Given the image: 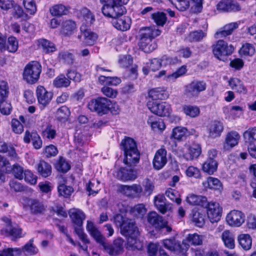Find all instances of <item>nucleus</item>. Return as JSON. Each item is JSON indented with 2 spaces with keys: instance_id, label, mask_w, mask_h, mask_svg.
<instances>
[{
  "instance_id": "a19ab883",
  "label": "nucleus",
  "mask_w": 256,
  "mask_h": 256,
  "mask_svg": "<svg viewBox=\"0 0 256 256\" xmlns=\"http://www.w3.org/2000/svg\"><path fill=\"white\" fill-rule=\"evenodd\" d=\"M228 84L231 88L235 92L240 94H246V89L239 79L232 78L229 80Z\"/></svg>"
},
{
  "instance_id": "dca6fc26",
  "label": "nucleus",
  "mask_w": 256,
  "mask_h": 256,
  "mask_svg": "<svg viewBox=\"0 0 256 256\" xmlns=\"http://www.w3.org/2000/svg\"><path fill=\"white\" fill-rule=\"evenodd\" d=\"M36 96L38 103L44 107L48 106L52 100L53 94L48 92L42 86H39L36 90Z\"/></svg>"
},
{
  "instance_id": "a18cd8bd",
  "label": "nucleus",
  "mask_w": 256,
  "mask_h": 256,
  "mask_svg": "<svg viewBox=\"0 0 256 256\" xmlns=\"http://www.w3.org/2000/svg\"><path fill=\"white\" fill-rule=\"evenodd\" d=\"M70 84V81L64 74L56 76L53 81V85L56 88H67Z\"/></svg>"
},
{
  "instance_id": "6e6d98bb",
  "label": "nucleus",
  "mask_w": 256,
  "mask_h": 256,
  "mask_svg": "<svg viewBox=\"0 0 256 256\" xmlns=\"http://www.w3.org/2000/svg\"><path fill=\"white\" fill-rule=\"evenodd\" d=\"M58 190L60 196L68 198L72 194L74 190L71 186H67L64 184H61L58 186Z\"/></svg>"
},
{
  "instance_id": "79ce46f5",
  "label": "nucleus",
  "mask_w": 256,
  "mask_h": 256,
  "mask_svg": "<svg viewBox=\"0 0 256 256\" xmlns=\"http://www.w3.org/2000/svg\"><path fill=\"white\" fill-rule=\"evenodd\" d=\"M162 244L164 248L171 252L180 250L182 249L180 242L176 241L174 238L164 240Z\"/></svg>"
},
{
  "instance_id": "9b49d317",
  "label": "nucleus",
  "mask_w": 256,
  "mask_h": 256,
  "mask_svg": "<svg viewBox=\"0 0 256 256\" xmlns=\"http://www.w3.org/2000/svg\"><path fill=\"white\" fill-rule=\"evenodd\" d=\"M147 106L152 112L160 116H168L172 112L170 105L166 102H148Z\"/></svg>"
},
{
  "instance_id": "5701e85b",
  "label": "nucleus",
  "mask_w": 256,
  "mask_h": 256,
  "mask_svg": "<svg viewBox=\"0 0 256 256\" xmlns=\"http://www.w3.org/2000/svg\"><path fill=\"white\" fill-rule=\"evenodd\" d=\"M34 238H30L28 242L22 247L21 249L15 248L16 252H22L26 256H32L36 255L38 252V248L34 244Z\"/></svg>"
},
{
  "instance_id": "bf43d9fd",
  "label": "nucleus",
  "mask_w": 256,
  "mask_h": 256,
  "mask_svg": "<svg viewBox=\"0 0 256 256\" xmlns=\"http://www.w3.org/2000/svg\"><path fill=\"white\" fill-rule=\"evenodd\" d=\"M162 59L154 58L146 63V66L152 71L155 72L158 70L162 66Z\"/></svg>"
},
{
  "instance_id": "aec40b11",
  "label": "nucleus",
  "mask_w": 256,
  "mask_h": 256,
  "mask_svg": "<svg viewBox=\"0 0 256 256\" xmlns=\"http://www.w3.org/2000/svg\"><path fill=\"white\" fill-rule=\"evenodd\" d=\"M30 140L34 148L38 150L42 148V142L38 133L36 132H30L26 130L24 136V142L26 144H29Z\"/></svg>"
},
{
  "instance_id": "ea45409f",
  "label": "nucleus",
  "mask_w": 256,
  "mask_h": 256,
  "mask_svg": "<svg viewBox=\"0 0 256 256\" xmlns=\"http://www.w3.org/2000/svg\"><path fill=\"white\" fill-rule=\"evenodd\" d=\"M222 239L224 246L229 249L234 248V238L229 230H225L222 234Z\"/></svg>"
},
{
  "instance_id": "412c9836",
  "label": "nucleus",
  "mask_w": 256,
  "mask_h": 256,
  "mask_svg": "<svg viewBox=\"0 0 256 256\" xmlns=\"http://www.w3.org/2000/svg\"><path fill=\"white\" fill-rule=\"evenodd\" d=\"M188 151L183 156L186 160H192L197 158L202 153L201 146L198 144H192L188 146Z\"/></svg>"
},
{
  "instance_id": "f257e3e1",
  "label": "nucleus",
  "mask_w": 256,
  "mask_h": 256,
  "mask_svg": "<svg viewBox=\"0 0 256 256\" xmlns=\"http://www.w3.org/2000/svg\"><path fill=\"white\" fill-rule=\"evenodd\" d=\"M120 228L121 234L126 238L127 249L132 250H143L144 243L138 238L140 234L134 222L128 219Z\"/></svg>"
},
{
  "instance_id": "e2e57ef3",
  "label": "nucleus",
  "mask_w": 256,
  "mask_h": 256,
  "mask_svg": "<svg viewBox=\"0 0 256 256\" xmlns=\"http://www.w3.org/2000/svg\"><path fill=\"white\" fill-rule=\"evenodd\" d=\"M186 240L191 245L193 246L200 245L202 242L200 236L196 233L188 234L186 236Z\"/></svg>"
},
{
  "instance_id": "20e7f679",
  "label": "nucleus",
  "mask_w": 256,
  "mask_h": 256,
  "mask_svg": "<svg viewBox=\"0 0 256 256\" xmlns=\"http://www.w3.org/2000/svg\"><path fill=\"white\" fill-rule=\"evenodd\" d=\"M41 72L40 64L37 61H32L24 68V80L28 84H35L38 81Z\"/></svg>"
},
{
  "instance_id": "f3484780",
  "label": "nucleus",
  "mask_w": 256,
  "mask_h": 256,
  "mask_svg": "<svg viewBox=\"0 0 256 256\" xmlns=\"http://www.w3.org/2000/svg\"><path fill=\"white\" fill-rule=\"evenodd\" d=\"M120 192L132 198L140 197L142 192L140 185L133 184L132 186L121 185L119 188Z\"/></svg>"
},
{
  "instance_id": "4be33fe9",
  "label": "nucleus",
  "mask_w": 256,
  "mask_h": 256,
  "mask_svg": "<svg viewBox=\"0 0 256 256\" xmlns=\"http://www.w3.org/2000/svg\"><path fill=\"white\" fill-rule=\"evenodd\" d=\"M240 138V134L236 131L228 132L226 136L224 148L228 150L238 145Z\"/></svg>"
},
{
  "instance_id": "393cba45",
  "label": "nucleus",
  "mask_w": 256,
  "mask_h": 256,
  "mask_svg": "<svg viewBox=\"0 0 256 256\" xmlns=\"http://www.w3.org/2000/svg\"><path fill=\"white\" fill-rule=\"evenodd\" d=\"M164 221L162 217L154 212H150L148 215V222L156 230H162L164 226L162 225Z\"/></svg>"
},
{
  "instance_id": "58836bf2",
  "label": "nucleus",
  "mask_w": 256,
  "mask_h": 256,
  "mask_svg": "<svg viewBox=\"0 0 256 256\" xmlns=\"http://www.w3.org/2000/svg\"><path fill=\"white\" fill-rule=\"evenodd\" d=\"M202 185L205 188L220 190L222 185L220 180L217 178L210 176L206 180L202 182Z\"/></svg>"
},
{
  "instance_id": "2f4dec72",
  "label": "nucleus",
  "mask_w": 256,
  "mask_h": 256,
  "mask_svg": "<svg viewBox=\"0 0 256 256\" xmlns=\"http://www.w3.org/2000/svg\"><path fill=\"white\" fill-rule=\"evenodd\" d=\"M200 209H196V210L193 209L192 212V220L196 226L202 228L205 224L206 214L204 212H200Z\"/></svg>"
},
{
  "instance_id": "69168bd1",
  "label": "nucleus",
  "mask_w": 256,
  "mask_h": 256,
  "mask_svg": "<svg viewBox=\"0 0 256 256\" xmlns=\"http://www.w3.org/2000/svg\"><path fill=\"white\" fill-rule=\"evenodd\" d=\"M8 83L5 81L0 82V100H6L8 98L9 90Z\"/></svg>"
},
{
  "instance_id": "5fc2aeb1",
  "label": "nucleus",
  "mask_w": 256,
  "mask_h": 256,
  "mask_svg": "<svg viewBox=\"0 0 256 256\" xmlns=\"http://www.w3.org/2000/svg\"><path fill=\"white\" fill-rule=\"evenodd\" d=\"M240 53L245 56H252L255 53V48L252 44L246 43L240 49Z\"/></svg>"
},
{
  "instance_id": "f704fd0d",
  "label": "nucleus",
  "mask_w": 256,
  "mask_h": 256,
  "mask_svg": "<svg viewBox=\"0 0 256 256\" xmlns=\"http://www.w3.org/2000/svg\"><path fill=\"white\" fill-rule=\"evenodd\" d=\"M238 240L239 244L245 250H250L252 246V238L248 234H242L238 236Z\"/></svg>"
},
{
  "instance_id": "7ed1b4c3",
  "label": "nucleus",
  "mask_w": 256,
  "mask_h": 256,
  "mask_svg": "<svg viewBox=\"0 0 256 256\" xmlns=\"http://www.w3.org/2000/svg\"><path fill=\"white\" fill-rule=\"evenodd\" d=\"M161 31L155 27L146 28L140 34L139 46L144 52L149 53L157 48V44L154 38L159 36Z\"/></svg>"
},
{
  "instance_id": "f8f14e48",
  "label": "nucleus",
  "mask_w": 256,
  "mask_h": 256,
  "mask_svg": "<svg viewBox=\"0 0 256 256\" xmlns=\"http://www.w3.org/2000/svg\"><path fill=\"white\" fill-rule=\"evenodd\" d=\"M206 88L205 82L195 80L186 86L185 93L190 98L198 97L200 92L206 90Z\"/></svg>"
},
{
  "instance_id": "603ef678",
  "label": "nucleus",
  "mask_w": 256,
  "mask_h": 256,
  "mask_svg": "<svg viewBox=\"0 0 256 256\" xmlns=\"http://www.w3.org/2000/svg\"><path fill=\"white\" fill-rule=\"evenodd\" d=\"M206 34L202 30L194 31L190 32L186 37V40L189 42H198L202 40Z\"/></svg>"
},
{
  "instance_id": "9d476101",
  "label": "nucleus",
  "mask_w": 256,
  "mask_h": 256,
  "mask_svg": "<svg viewBox=\"0 0 256 256\" xmlns=\"http://www.w3.org/2000/svg\"><path fill=\"white\" fill-rule=\"evenodd\" d=\"M2 220L5 223L6 228L1 230V234H6L12 237V240H16L22 237V228L18 224L13 226L10 218L4 216Z\"/></svg>"
},
{
  "instance_id": "72a5a7b5",
  "label": "nucleus",
  "mask_w": 256,
  "mask_h": 256,
  "mask_svg": "<svg viewBox=\"0 0 256 256\" xmlns=\"http://www.w3.org/2000/svg\"><path fill=\"white\" fill-rule=\"evenodd\" d=\"M86 230L98 244H99L102 239L104 240V236L102 235L100 232L94 226L92 222L88 221Z\"/></svg>"
},
{
  "instance_id": "37998d69",
  "label": "nucleus",
  "mask_w": 256,
  "mask_h": 256,
  "mask_svg": "<svg viewBox=\"0 0 256 256\" xmlns=\"http://www.w3.org/2000/svg\"><path fill=\"white\" fill-rule=\"evenodd\" d=\"M37 168L39 174L42 177L46 178L51 174V166L44 160L40 161L38 164Z\"/></svg>"
},
{
  "instance_id": "680f3d73",
  "label": "nucleus",
  "mask_w": 256,
  "mask_h": 256,
  "mask_svg": "<svg viewBox=\"0 0 256 256\" xmlns=\"http://www.w3.org/2000/svg\"><path fill=\"white\" fill-rule=\"evenodd\" d=\"M152 18L157 25L163 26L166 21V15L164 12H156L152 14Z\"/></svg>"
},
{
  "instance_id": "39448f33",
  "label": "nucleus",
  "mask_w": 256,
  "mask_h": 256,
  "mask_svg": "<svg viewBox=\"0 0 256 256\" xmlns=\"http://www.w3.org/2000/svg\"><path fill=\"white\" fill-rule=\"evenodd\" d=\"M102 246L104 250L112 256H117L124 252V240L120 237L114 240L112 244H110L105 237L98 244Z\"/></svg>"
},
{
  "instance_id": "c03bdc74",
  "label": "nucleus",
  "mask_w": 256,
  "mask_h": 256,
  "mask_svg": "<svg viewBox=\"0 0 256 256\" xmlns=\"http://www.w3.org/2000/svg\"><path fill=\"white\" fill-rule=\"evenodd\" d=\"M189 134H190V133L186 128L176 126L173 128L170 138L177 140H181L184 137Z\"/></svg>"
},
{
  "instance_id": "052dcab7",
  "label": "nucleus",
  "mask_w": 256,
  "mask_h": 256,
  "mask_svg": "<svg viewBox=\"0 0 256 256\" xmlns=\"http://www.w3.org/2000/svg\"><path fill=\"white\" fill-rule=\"evenodd\" d=\"M23 5L26 12L30 14H34L36 11V7L34 0H24Z\"/></svg>"
},
{
  "instance_id": "a211bd4d",
  "label": "nucleus",
  "mask_w": 256,
  "mask_h": 256,
  "mask_svg": "<svg viewBox=\"0 0 256 256\" xmlns=\"http://www.w3.org/2000/svg\"><path fill=\"white\" fill-rule=\"evenodd\" d=\"M167 161L166 150L164 148L158 150L152 160L154 168L156 170L162 169L166 164Z\"/></svg>"
},
{
  "instance_id": "bb28decb",
  "label": "nucleus",
  "mask_w": 256,
  "mask_h": 256,
  "mask_svg": "<svg viewBox=\"0 0 256 256\" xmlns=\"http://www.w3.org/2000/svg\"><path fill=\"white\" fill-rule=\"evenodd\" d=\"M238 26V24L237 22H231L225 25L223 28L216 32L214 34L216 38H220L226 36L231 34L233 31Z\"/></svg>"
},
{
  "instance_id": "4c0bfd02",
  "label": "nucleus",
  "mask_w": 256,
  "mask_h": 256,
  "mask_svg": "<svg viewBox=\"0 0 256 256\" xmlns=\"http://www.w3.org/2000/svg\"><path fill=\"white\" fill-rule=\"evenodd\" d=\"M78 210L70 214V216L73 224L76 226V228L82 227L83 222L85 219L86 216L84 212L77 209Z\"/></svg>"
},
{
  "instance_id": "7c9ffc66",
  "label": "nucleus",
  "mask_w": 256,
  "mask_h": 256,
  "mask_svg": "<svg viewBox=\"0 0 256 256\" xmlns=\"http://www.w3.org/2000/svg\"><path fill=\"white\" fill-rule=\"evenodd\" d=\"M223 111L226 115V118L229 120L238 118L243 113L242 108L238 106H232L230 110L227 107H224Z\"/></svg>"
},
{
  "instance_id": "8fccbe9b",
  "label": "nucleus",
  "mask_w": 256,
  "mask_h": 256,
  "mask_svg": "<svg viewBox=\"0 0 256 256\" xmlns=\"http://www.w3.org/2000/svg\"><path fill=\"white\" fill-rule=\"evenodd\" d=\"M186 72V66H182L176 72L171 74H168L164 77V80L168 82H174L178 78L182 76Z\"/></svg>"
},
{
  "instance_id": "774afa93",
  "label": "nucleus",
  "mask_w": 256,
  "mask_h": 256,
  "mask_svg": "<svg viewBox=\"0 0 256 256\" xmlns=\"http://www.w3.org/2000/svg\"><path fill=\"white\" fill-rule=\"evenodd\" d=\"M58 58L63 60L66 64H72L73 63L74 56L73 54L68 52H61L58 54Z\"/></svg>"
},
{
  "instance_id": "c9c22d12",
  "label": "nucleus",
  "mask_w": 256,
  "mask_h": 256,
  "mask_svg": "<svg viewBox=\"0 0 256 256\" xmlns=\"http://www.w3.org/2000/svg\"><path fill=\"white\" fill-rule=\"evenodd\" d=\"M80 18L88 26L92 24L95 21L94 14L87 8H84L80 10Z\"/></svg>"
},
{
  "instance_id": "a878e982",
  "label": "nucleus",
  "mask_w": 256,
  "mask_h": 256,
  "mask_svg": "<svg viewBox=\"0 0 256 256\" xmlns=\"http://www.w3.org/2000/svg\"><path fill=\"white\" fill-rule=\"evenodd\" d=\"M224 130V126L222 122L214 120L212 122L208 128V136L212 138L220 136Z\"/></svg>"
},
{
  "instance_id": "49530a36",
  "label": "nucleus",
  "mask_w": 256,
  "mask_h": 256,
  "mask_svg": "<svg viewBox=\"0 0 256 256\" xmlns=\"http://www.w3.org/2000/svg\"><path fill=\"white\" fill-rule=\"evenodd\" d=\"M208 218L212 223L218 222L221 218L222 209H206Z\"/></svg>"
},
{
  "instance_id": "c85d7f7f",
  "label": "nucleus",
  "mask_w": 256,
  "mask_h": 256,
  "mask_svg": "<svg viewBox=\"0 0 256 256\" xmlns=\"http://www.w3.org/2000/svg\"><path fill=\"white\" fill-rule=\"evenodd\" d=\"M37 45L42 52L46 54L53 52L56 50V48L54 43L45 39L40 38L37 40Z\"/></svg>"
},
{
  "instance_id": "4468645a",
  "label": "nucleus",
  "mask_w": 256,
  "mask_h": 256,
  "mask_svg": "<svg viewBox=\"0 0 256 256\" xmlns=\"http://www.w3.org/2000/svg\"><path fill=\"white\" fill-rule=\"evenodd\" d=\"M216 8L222 12H236L240 11L241 6L234 0H222L217 4Z\"/></svg>"
},
{
  "instance_id": "1a4fd4ad",
  "label": "nucleus",
  "mask_w": 256,
  "mask_h": 256,
  "mask_svg": "<svg viewBox=\"0 0 256 256\" xmlns=\"http://www.w3.org/2000/svg\"><path fill=\"white\" fill-rule=\"evenodd\" d=\"M186 202L192 206H198L203 208H219V204L215 202H208L205 196L194 194L188 195L186 198Z\"/></svg>"
},
{
  "instance_id": "473e14b6",
  "label": "nucleus",
  "mask_w": 256,
  "mask_h": 256,
  "mask_svg": "<svg viewBox=\"0 0 256 256\" xmlns=\"http://www.w3.org/2000/svg\"><path fill=\"white\" fill-rule=\"evenodd\" d=\"M147 122L153 130L162 131L166 128V125L163 120L156 116H149Z\"/></svg>"
},
{
  "instance_id": "e433bc0d",
  "label": "nucleus",
  "mask_w": 256,
  "mask_h": 256,
  "mask_svg": "<svg viewBox=\"0 0 256 256\" xmlns=\"http://www.w3.org/2000/svg\"><path fill=\"white\" fill-rule=\"evenodd\" d=\"M148 96L153 100H164L168 97V94L163 88H157L150 90Z\"/></svg>"
},
{
  "instance_id": "338daca9",
  "label": "nucleus",
  "mask_w": 256,
  "mask_h": 256,
  "mask_svg": "<svg viewBox=\"0 0 256 256\" xmlns=\"http://www.w3.org/2000/svg\"><path fill=\"white\" fill-rule=\"evenodd\" d=\"M11 127L12 132L16 134H20L24 131L22 124L16 118H12V120Z\"/></svg>"
},
{
  "instance_id": "0eeeda50",
  "label": "nucleus",
  "mask_w": 256,
  "mask_h": 256,
  "mask_svg": "<svg viewBox=\"0 0 256 256\" xmlns=\"http://www.w3.org/2000/svg\"><path fill=\"white\" fill-rule=\"evenodd\" d=\"M102 12L105 16L114 19L122 16L126 12V9L122 5V0H118V2L110 6H103Z\"/></svg>"
},
{
  "instance_id": "2eb2a0df",
  "label": "nucleus",
  "mask_w": 256,
  "mask_h": 256,
  "mask_svg": "<svg viewBox=\"0 0 256 256\" xmlns=\"http://www.w3.org/2000/svg\"><path fill=\"white\" fill-rule=\"evenodd\" d=\"M82 34L78 36L79 39L82 38V42L86 46H92L96 42L98 36L97 34L90 29L86 28V26L82 25L80 28Z\"/></svg>"
},
{
  "instance_id": "b1692460",
  "label": "nucleus",
  "mask_w": 256,
  "mask_h": 256,
  "mask_svg": "<svg viewBox=\"0 0 256 256\" xmlns=\"http://www.w3.org/2000/svg\"><path fill=\"white\" fill-rule=\"evenodd\" d=\"M117 178L123 182L134 180L137 178L136 173L132 169L120 168L117 172Z\"/></svg>"
},
{
  "instance_id": "09e8293b",
  "label": "nucleus",
  "mask_w": 256,
  "mask_h": 256,
  "mask_svg": "<svg viewBox=\"0 0 256 256\" xmlns=\"http://www.w3.org/2000/svg\"><path fill=\"white\" fill-rule=\"evenodd\" d=\"M243 137L246 144H254L256 142V126L250 128L243 134Z\"/></svg>"
},
{
  "instance_id": "0e129e2a",
  "label": "nucleus",
  "mask_w": 256,
  "mask_h": 256,
  "mask_svg": "<svg viewBox=\"0 0 256 256\" xmlns=\"http://www.w3.org/2000/svg\"><path fill=\"white\" fill-rule=\"evenodd\" d=\"M6 50L10 52H16L18 48V42L15 37L10 36L8 38Z\"/></svg>"
},
{
  "instance_id": "4d7b16f0",
  "label": "nucleus",
  "mask_w": 256,
  "mask_h": 256,
  "mask_svg": "<svg viewBox=\"0 0 256 256\" xmlns=\"http://www.w3.org/2000/svg\"><path fill=\"white\" fill-rule=\"evenodd\" d=\"M70 114V111L68 108L65 106L60 108L56 112V116L59 120H62L66 119Z\"/></svg>"
},
{
  "instance_id": "13d9d810",
  "label": "nucleus",
  "mask_w": 256,
  "mask_h": 256,
  "mask_svg": "<svg viewBox=\"0 0 256 256\" xmlns=\"http://www.w3.org/2000/svg\"><path fill=\"white\" fill-rule=\"evenodd\" d=\"M55 166L59 172H66L70 168L69 164L62 157L60 158Z\"/></svg>"
},
{
  "instance_id": "de8ad7c7",
  "label": "nucleus",
  "mask_w": 256,
  "mask_h": 256,
  "mask_svg": "<svg viewBox=\"0 0 256 256\" xmlns=\"http://www.w3.org/2000/svg\"><path fill=\"white\" fill-rule=\"evenodd\" d=\"M182 111L186 116L190 118L198 116L200 112L198 107L190 104L184 105L182 106Z\"/></svg>"
},
{
  "instance_id": "3c124183",
  "label": "nucleus",
  "mask_w": 256,
  "mask_h": 256,
  "mask_svg": "<svg viewBox=\"0 0 256 256\" xmlns=\"http://www.w3.org/2000/svg\"><path fill=\"white\" fill-rule=\"evenodd\" d=\"M218 166L217 161L206 160L202 165V170L209 174H212L216 171Z\"/></svg>"
},
{
  "instance_id": "c756f323",
  "label": "nucleus",
  "mask_w": 256,
  "mask_h": 256,
  "mask_svg": "<svg viewBox=\"0 0 256 256\" xmlns=\"http://www.w3.org/2000/svg\"><path fill=\"white\" fill-rule=\"evenodd\" d=\"M70 10V7L68 6H66L62 4H56L50 8V12L52 16L60 17L67 15L69 13Z\"/></svg>"
},
{
  "instance_id": "ddd939ff",
  "label": "nucleus",
  "mask_w": 256,
  "mask_h": 256,
  "mask_svg": "<svg viewBox=\"0 0 256 256\" xmlns=\"http://www.w3.org/2000/svg\"><path fill=\"white\" fill-rule=\"evenodd\" d=\"M245 220V215L241 211L233 209L226 216V220L231 226L239 227Z\"/></svg>"
},
{
  "instance_id": "6ab92c4d",
  "label": "nucleus",
  "mask_w": 256,
  "mask_h": 256,
  "mask_svg": "<svg viewBox=\"0 0 256 256\" xmlns=\"http://www.w3.org/2000/svg\"><path fill=\"white\" fill-rule=\"evenodd\" d=\"M112 24L117 30L121 31H126L130 28L131 19L126 16H120L112 20Z\"/></svg>"
},
{
  "instance_id": "cd10ccee",
  "label": "nucleus",
  "mask_w": 256,
  "mask_h": 256,
  "mask_svg": "<svg viewBox=\"0 0 256 256\" xmlns=\"http://www.w3.org/2000/svg\"><path fill=\"white\" fill-rule=\"evenodd\" d=\"M77 26L74 21L66 20L62 22L60 32L65 36H70L76 30Z\"/></svg>"
},
{
  "instance_id": "f03ea898",
  "label": "nucleus",
  "mask_w": 256,
  "mask_h": 256,
  "mask_svg": "<svg viewBox=\"0 0 256 256\" xmlns=\"http://www.w3.org/2000/svg\"><path fill=\"white\" fill-rule=\"evenodd\" d=\"M121 148L124 152V163L132 166L138 163L140 160V152L135 141L132 138L126 137L120 142Z\"/></svg>"
},
{
  "instance_id": "864d4df0",
  "label": "nucleus",
  "mask_w": 256,
  "mask_h": 256,
  "mask_svg": "<svg viewBox=\"0 0 256 256\" xmlns=\"http://www.w3.org/2000/svg\"><path fill=\"white\" fill-rule=\"evenodd\" d=\"M24 206L30 208H44V204L38 200L24 198L22 200Z\"/></svg>"
},
{
  "instance_id": "423d86ee",
  "label": "nucleus",
  "mask_w": 256,
  "mask_h": 256,
  "mask_svg": "<svg viewBox=\"0 0 256 256\" xmlns=\"http://www.w3.org/2000/svg\"><path fill=\"white\" fill-rule=\"evenodd\" d=\"M212 52L218 59L224 60L228 56L231 55L234 50V47L228 45L224 40H220L212 46Z\"/></svg>"
},
{
  "instance_id": "6e6552de",
  "label": "nucleus",
  "mask_w": 256,
  "mask_h": 256,
  "mask_svg": "<svg viewBox=\"0 0 256 256\" xmlns=\"http://www.w3.org/2000/svg\"><path fill=\"white\" fill-rule=\"evenodd\" d=\"M110 101L105 98H98L92 100L88 104V108L93 112H96L98 114H106L110 108Z\"/></svg>"
}]
</instances>
